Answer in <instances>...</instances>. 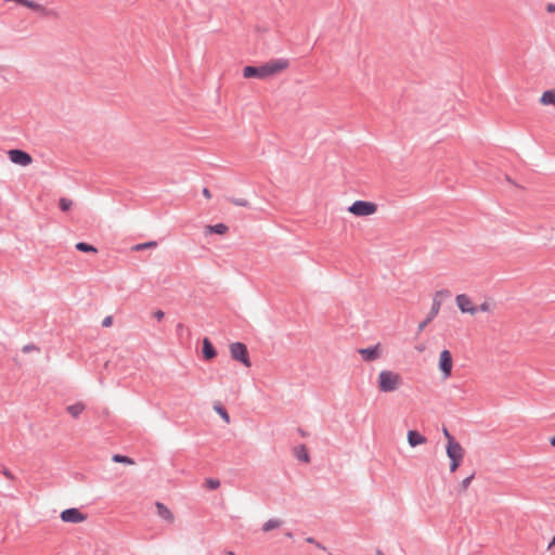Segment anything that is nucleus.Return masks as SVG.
Listing matches in <instances>:
<instances>
[{
  "label": "nucleus",
  "mask_w": 555,
  "mask_h": 555,
  "mask_svg": "<svg viewBox=\"0 0 555 555\" xmlns=\"http://www.w3.org/2000/svg\"><path fill=\"white\" fill-rule=\"evenodd\" d=\"M347 211L353 217L366 218L375 215L378 211V205L370 201H356L348 208Z\"/></svg>",
  "instance_id": "nucleus-1"
},
{
  "label": "nucleus",
  "mask_w": 555,
  "mask_h": 555,
  "mask_svg": "<svg viewBox=\"0 0 555 555\" xmlns=\"http://www.w3.org/2000/svg\"><path fill=\"white\" fill-rule=\"evenodd\" d=\"M446 452L448 457L450 459V472L454 473L462 464V461L465 455V450L457 442V440H451L449 443H447Z\"/></svg>",
  "instance_id": "nucleus-2"
},
{
  "label": "nucleus",
  "mask_w": 555,
  "mask_h": 555,
  "mask_svg": "<svg viewBox=\"0 0 555 555\" xmlns=\"http://www.w3.org/2000/svg\"><path fill=\"white\" fill-rule=\"evenodd\" d=\"M401 383V376L392 371H382L378 375V389L382 392L395 391Z\"/></svg>",
  "instance_id": "nucleus-3"
},
{
  "label": "nucleus",
  "mask_w": 555,
  "mask_h": 555,
  "mask_svg": "<svg viewBox=\"0 0 555 555\" xmlns=\"http://www.w3.org/2000/svg\"><path fill=\"white\" fill-rule=\"evenodd\" d=\"M262 72L264 80L271 77L278 76L281 73L285 72L289 66V61L287 59H273L263 64Z\"/></svg>",
  "instance_id": "nucleus-4"
},
{
  "label": "nucleus",
  "mask_w": 555,
  "mask_h": 555,
  "mask_svg": "<svg viewBox=\"0 0 555 555\" xmlns=\"http://www.w3.org/2000/svg\"><path fill=\"white\" fill-rule=\"evenodd\" d=\"M231 358L240 362L245 367L251 366L248 348L244 343L235 341L229 346Z\"/></svg>",
  "instance_id": "nucleus-5"
},
{
  "label": "nucleus",
  "mask_w": 555,
  "mask_h": 555,
  "mask_svg": "<svg viewBox=\"0 0 555 555\" xmlns=\"http://www.w3.org/2000/svg\"><path fill=\"white\" fill-rule=\"evenodd\" d=\"M449 296L450 295V292L448 289H441V291H438L433 299V305H431V308H430V311L428 312L426 319L424 321H422L420 324H418V327H417V332H422L425 330V327L436 318V315L438 314L439 310H440V307H441V301L439 300V296Z\"/></svg>",
  "instance_id": "nucleus-6"
},
{
  "label": "nucleus",
  "mask_w": 555,
  "mask_h": 555,
  "mask_svg": "<svg viewBox=\"0 0 555 555\" xmlns=\"http://www.w3.org/2000/svg\"><path fill=\"white\" fill-rule=\"evenodd\" d=\"M438 366L444 378L451 376L453 359L451 352L448 349H444L440 352Z\"/></svg>",
  "instance_id": "nucleus-7"
},
{
  "label": "nucleus",
  "mask_w": 555,
  "mask_h": 555,
  "mask_svg": "<svg viewBox=\"0 0 555 555\" xmlns=\"http://www.w3.org/2000/svg\"><path fill=\"white\" fill-rule=\"evenodd\" d=\"M60 517L62 521L69 524H79L87 519V515L75 507L64 509Z\"/></svg>",
  "instance_id": "nucleus-8"
},
{
  "label": "nucleus",
  "mask_w": 555,
  "mask_h": 555,
  "mask_svg": "<svg viewBox=\"0 0 555 555\" xmlns=\"http://www.w3.org/2000/svg\"><path fill=\"white\" fill-rule=\"evenodd\" d=\"M457 308L462 313L476 314L478 312L477 306H474L470 298L466 294H460L455 297Z\"/></svg>",
  "instance_id": "nucleus-9"
},
{
  "label": "nucleus",
  "mask_w": 555,
  "mask_h": 555,
  "mask_svg": "<svg viewBox=\"0 0 555 555\" xmlns=\"http://www.w3.org/2000/svg\"><path fill=\"white\" fill-rule=\"evenodd\" d=\"M8 155L12 163L20 165V166L26 167V166L30 165L33 162L31 156L22 150H10L8 152Z\"/></svg>",
  "instance_id": "nucleus-10"
},
{
  "label": "nucleus",
  "mask_w": 555,
  "mask_h": 555,
  "mask_svg": "<svg viewBox=\"0 0 555 555\" xmlns=\"http://www.w3.org/2000/svg\"><path fill=\"white\" fill-rule=\"evenodd\" d=\"M202 356L205 361H211L217 357V349L208 337L203 338Z\"/></svg>",
  "instance_id": "nucleus-11"
},
{
  "label": "nucleus",
  "mask_w": 555,
  "mask_h": 555,
  "mask_svg": "<svg viewBox=\"0 0 555 555\" xmlns=\"http://www.w3.org/2000/svg\"><path fill=\"white\" fill-rule=\"evenodd\" d=\"M362 359L366 362L374 361L379 358V345L370 346L367 348H361L358 350Z\"/></svg>",
  "instance_id": "nucleus-12"
},
{
  "label": "nucleus",
  "mask_w": 555,
  "mask_h": 555,
  "mask_svg": "<svg viewBox=\"0 0 555 555\" xmlns=\"http://www.w3.org/2000/svg\"><path fill=\"white\" fill-rule=\"evenodd\" d=\"M244 78H257L260 80H264L262 66H245L243 68Z\"/></svg>",
  "instance_id": "nucleus-13"
},
{
  "label": "nucleus",
  "mask_w": 555,
  "mask_h": 555,
  "mask_svg": "<svg viewBox=\"0 0 555 555\" xmlns=\"http://www.w3.org/2000/svg\"><path fill=\"white\" fill-rule=\"evenodd\" d=\"M426 441V437L423 436L420 431L414 429L408 431V442L410 447L415 448L417 446L425 443Z\"/></svg>",
  "instance_id": "nucleus-14"
},
{
  "label": "nucleus",
  "mask_w": 555,
  "mask_h": 555,
  "mask_svg": "<svg viewBox=\"0 0 555 555\" xmlns=\"http://www.w3.org/2000/svg\"><path fill=\"white\" fill-rule=\"evenodd\" d=\"M155 507L157 511V515L168 522H173L175 516L172 512L162 502H156Z\"/></svg>",
  "instance_id": "nucleus-15"
},
{
  "label": "nucleus",
  "mask_w": 555,
  "mask_h": 555,
  "mask_svg": "<svg viewBox=\"0 0 555 555\" xmlns=\"http://www.w3.org/2000/svg\"><path fill=\"white\" fill-rule=\"evenodd\" d=\"M293 451H294L295 457L298 461L304 462V463H310V461H311L310 454L305 444H298L297 447L294 448Z\"/></svg>",
  "instance_id": "nucleus-16"
},
{
  "label": "nucleus",
  "mask_w": 555,
  "mask_h": 555,
  "mask_svg": "<svg viewBox=\"0 0 555 555\" xmlns=\"http://www.w3.org/2000/svg\"><path fill=\"white\" fill-rule=\"evenodd\" d=\"M540 103L542 105H554L555 106V89L547 90L542 93L540 98Z\"/></svg>",
  "instance_id": "nucleus-17"
},
{
  "label": "nucleus",
  "mask_w": 555,
  "mask_h": 555,
  "mask_svg": "<svg viewBox=\"0 0 555 555\" xmlns=\"http://www.w3.org/2000/svg\"><path fill=\"white\" fill-rule=\"evenodd\" d=\"M85 404L82 402H76L66 408V411L74 417L77 418L85 410Z\"/></svg>",
  "instance_id": "nucleus-18"
},
{
  "label": "nucleus",
  "mask_w": 555,
  "mask_h": 555,
  "mask_svg": "<svg viewBox=\"0 0 555 555\" xmlns=\"http://www.w3.org/2000/svg\"><path fill=\"white\" fill-rule=\"evenodd\" d=\"M228 231V227L223 223H219L216 225H206L205 227V233H217V234H224Z\"/></svg>",
  "instance_id": "nucleus-19"
},
{
  "label": "nucleus",
  "mask_w": 555,
  "mask_h": 555,
  "mask_svg": "<svg viewBox=\"0 0 555 555\" xmlns=\"http://www.w3.org/2000/svg\"><path fill=\"white\" fill-rule=\"evenodd\" d=\"M282 524H283V520H281V519H276V518L269 519L268 521H266L262 525V531L263 532L271 531L275 528H279Z\"/></svg>",
  "instance_id": "nucleus-20"
},
{
  "label": "nucleus",
  "mask_w": 555,
  "mask_h": 555,
  "mask_svg": "<svg viewBox=\"0 0 555 555\" xmlns=\"http://www.w3.org/2000/svg\"><path fill=\"white\" fill-rule=\"evenodd\" d=\"M214 410L220 415V417L225 422V423H230V415L227 411V409L220 403V402H216L214 404Z\"/></svg>",
  "instance_id": "nucleus-21"
},
{
  "label": "nucleus",
  "mask_w": 555,
  "mask_h": 555,
  "mask_svg": "<svg viewBox=\"0 0 555 555\" xmlns=\"http://www.w3.org/2000/svg\"><path fill=\"white\" fill-rule=\"evenodd\" d=\"M112 460L115 463L134 464V461L131 457L122 454H114Z\"/></svg>",
  "instance_id": "nucleus-22"
},
{
  "label": "nucleus",
  "mask_w": 555,
  "mask_h": 555,
  "mask_svg": "<svg viewBox=\"0 0 555 555\" xmlns=\"http://www.w3.org/2000/svg\"><path fill=\"white\" fill-rule=\"evenodd\" d=\"M76 249L86 254H95L98 248L95 245H75Z\"/></svg>",
  "instance_id": "nucleus-23"
},
{
  "label": "nucleus",
  "mask_w": 555,
  "mask_h": 555,
  "mask_svg": "<svg viewBox=\"0 0 555 555\" xmlns=\"http://www.w3.org/2000/svg\"><path fill=\"white\" fill-rule=\"evenodd\" d=\"M205 486L209 490H216L220 487V480L215 478H206Z\"/></svg>",
  "instance_id": "nucleus-24"
},
{
  "label": "nucleus",
  "mask_w": 555,
  "mask_h": 555,
  "mask_svg": "<svg viewBox=\"0 0 555 555\" xmlns=\"http://www.w3.org/2000/svg\"><path fill=\"white\" fill-rule=\"evenodd\" d=\"M475 477V473L470 474L468 477L464 478L462 482L460 483V492L466 491V489L469 487L472 480Z\"/></svg>",
  "instance_id": "nucleus-25"
},
{
  "label": "nucleus",
  "mask_w": 555,
  "mask_h": 555,
  "mask_svg": "<svg viewBox=\"0 0 555 555\" xmlns=\"http://www.w3.org/2000/svg\"><path fill=\"white\" fill-rule=\"evenodd\" d=\"M156 245H132L131 246V250L132 251H140V250H144V249H147V248H151V247H155Z\"/></svg>",
  "instance_id": "nucleus-26"
},
{
  "label": "nucleus",
  "mask_w": 555,
  "mask_h": 555,
  "mask_svg": "<svg viewBox=\"0 0 555 555\" xmlns=\"http://www.w3.org/2000/svg\"><path fill=\"white\" fill-rule=\"evenodd\" d=\"M442 433H443V436H444V437H446V439H447V443H449L451 440H456V439L454 438V436H452V435L450 434V431L448 430V428H447V427H444V426H443V428H442Z\"/></svg>",
  "instance_id": "nucleus-27"
},
{
  "label": "nucleus",
  "mask_w": 555,
  "mask_h": 555,
  "mask_svg": "<svg viewBox=\"0 0 555 555\" xmlns=\"http://www.w3.org/2000/svg\"><path fill=\"white\" fill-rule=\"evenodd\" d=\"M113 324V317L112 315H107L104 318V320L102 321V326L103 327H108Z\"/></svg>",
  "instance_id": "nucleus-28"
},
{
  "label": "nucleus",
  "mask_w": 555,
  "mask_h": 555,
  "mask_svg": "<svg viewBox=\"0 0 555 555\" xmlns=\"http://www.w3.org/2000/svg\"><path fill=\"white\" fill-rule=\"evenodd\" d=\"M477 308H478V311L487 312L490 310V305L487 301H485Z\"/></svg>",
  "instance_id": "nucleus-29"
},
{
  "label": "nucleus",
  "mask_w": 555,
  "mask_h": 555,
  "mask_svg": "<svg viewBox=\"0 0 555 555\" xmlns=\"http://www.w3.org/2000/svg\"><path fill=\"white\" fill-rule=\"evenodd\" d=\"M37 349H38V348H37L35 345L30 344V345H25V346L22 348V351H23V352H29V351H31V350H37Z\"/></svg>",
  "instance_id": "nucleus-30"
},
{
  "label": "nucleus",
  "mask_w": 555,
  "mask_h": 555,
  "mask_svg": "<svg viewBox=\"0 0 555 555\" xmlns=\"http://www.w3.org/2000/svg\"><path fill=\"white\" fill-rule=\"evenodd\" d=\"M164 317H165V313H164V311H162V310H157V311L154 313V318H155L157 321H162Z\"/></svg>",
  "instance_id": "nucleus-31"
},
{
  "label": "nucleus",
  "mask_w": 555,
  "mask_h": 555,
  "mask_svg": "<svg viewBox=\"0 0 555 555\" xmlns=\"http://www.w3.org/2000/svg\"><path fill=\"white\" fill-rule=\"evenodd\" d=\"M2 474L9 479H14L13 474L8 468H3Z\"/></svg>",
  "instance_id": "nucleus-32"
},
{
  "label": "nucleus",
  "mask_w": 555,
  "mask_h": 555,
  "mask_svg": "<svg viewBox=\"0 0 555 555\" xmlns=\"http://www.w3.org/2000/svg\"><path fill=\"white\" fill-rule=\"evenodd\" d=\"M306 542H307V543H310V544H317L319 547H321V544H320V543H318V542L315 541V539H314V538H312V537L307 538V539H306Z\"/></svg>",
  "instance_id": "nucleus-33"
},
{
  "label": "nucleus",
  "mask_w": 555,
  "mask_h": 555,
  "mask_svg": "<svg viewBox=\"0 0 555 555\" xmlns=\"http://www.w3.org/2000/svg\"><path fill=\"white\" fill-rule=\"evenodd\" d=\"M203 195H204L207 199H210V198H211V193H210V191H209L207 188L203 189Z\"/></svg>",
  "instance_id": "nucleus-34"
},
{
  "label": "nucleus",
  "mask_w": 555,
  "mask_h": 555,
  "mask_svg": "<svg viewBox=\"0 0 555 555\" xmlns=\"http://www.w3.org/2000/svg\"><path fill=\"white\" fill-rule=\"evenodd\" d=\"M546 10L547 12L550 13H555V4L554 3H550L546 5Z\"/></svg>",
  "instance_id": "nucleus-35"
},
{
  "label": "nucleus",
  "mask_w": 555,
  "mask_h": 555,
  "mask_svg": "<svg viewBox=\"0 0 555 555\" xmlns=\"http://www.w3.org/2000/svg\"><path fill=\"white\" fill-rule=\"evenodd\" d=\"M297 431L304 438L308 436L307 431L305 429H302L301 427H298Z\"/></svg>",
  "instance_id": "nucleus-36"
},
{
  "label": "nucleus",
  "mask_w": 555,
  "mask_h": 555,
  "mask_svg": "<svg viewBox=\"0 0 555 555\" xmlns=\"http://www.w3.org/2000/svg\"><path fill=\"white\" fill-rule=\"evenodd\" d=\"M554 545H555V537H553L552 540L550 541V543L547 545V550H551Z\"/></svg>",
  "instance_id": "nucleus-37"
},
{
  "label": "nucleus",
  "mask_w": 555,
  "mask_h": 555,
  "mask_svg": "<svg viewBox=\"0 0 555 555\" xmlns=\"http://www.w3.org/2000/svg\"><path fill=\"white\" fill-rule=\"evenodd\" d=\"M550 444H551L552 447H555V435H554L553 437H551V439H550Z\"/></svg>",
  "instance_id": "nucleus-38"
},
{
  "label": "nucleus",
  "mask_w": 555,
  "mask_h": 555,
  "mask_svg": "<svg viewBox=\"0 0 555 555\" xmlns=\"http://www.w3.org/2000/svg\"><path fill=\"white\" fill-rule=\"evenodd\" d=\"M235 204L240 205V206H245L246 202L245 201H236Z\"/></svg>",
  "instance_id": "nucleus-39"
},
{
  "label": "nucleus",
  "mask_w": 555,
  "mask_h": 555,
  "mask_svg": "<svg viewBox=\"0 0 555 555\" xmlns=\"http://www.w3.org/2000/svg\"><path fill=\"white\" fill-rule=\"evenodd\" d=\"M61 205L64 210L68 208V205L65 203V201H62Z\"/></svg>",
  "instance_id": "nucleus-40"
},
{
  "label": "nucleus",
  "mask_w": 555,
  "mask_h": 555,
  "mask_svg": "<svg viewBox=\"0 0 555 555\" xmlns=\"http://www.w3.org/2000/svg\"><path fill=\"white\" fill-rule=\"evenodd\" d=\"M285 537L292 539L293 538V532L292 531L285 532Z\"/></svg>",
  "instance_id": "nucleus-41"
},
{
  "label": "nucleus",
  "mask_w": 555,
  "mask_h": 555,
  "mask_svg": "<svg viewBox=\"0 0 555 555\" xmlns=\"http://www.w3.org/2000/svg\"><path fill=\"white\" fill-rule=\"evenodd\" d=\"M424 349H425L424 346H416V350H418V351H423Z\"/></svg>",
  "instance_id": "nucleus-42"
},
{
  "label": "nucleus",
  "mask_w": 555,
  "mask_h": 555,
  "mask_svg": "<svg viewBox=\"0 0 555 555\" xmlns=\"http://www.w3.org/2000/svg\"><path fill=\"white\" fill-rule=\"evenodd\" d=\"M225 555H235L233 551H225Z\"/></svg>",
  "instance_id": "nucleus-43"
},
{
  "label": "nucleus",
  "mask_w": 555,
  "mask_h": 555,
  "mask_svg": "<svg viewBox=\"0 0 555 555\" xmlns=\"http://www.w3.org/2000/svg\"><path fill=\"white\" fill-rule=\"evenodd\" d=\"M376 555H384V553L380 550H377Z\"/></svg>",
  "instance_id": "nucleus-44"
}]
</instances>
